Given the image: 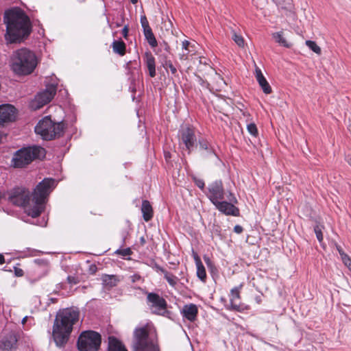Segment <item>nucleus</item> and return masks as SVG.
Here are the masks:
<instances>
[{
	"instance_id": "nucleus-19",
	"label": "nucleus",
	"mask_w": 351,
	"mask_h": 351,
	"mask_svg": "<svg viewBox=\"0 0 351 351\" xmlns=\"http://www.w3.org/2000/svg\"><path fill=\"white\" fill-rule=\"evenodd\" d=\"M145 62L147 68L149 71L150 77H154L156 76V63L155 58L150 52L145 53Z\"/></svg>"
},
{
	"instance_id": "nucleus-28",
	"label": "nucleus",
	"mask_w": 351,
	"mask_h": 351,
	"mask_svg": "<svg viewBox=\"0 0 351 351\" xmlns=\"http://www.w3.org/2000/svg\"><path fill=\"white\" fill-rule=\"evenodd\" d=\"M34 264L43 269L45 273H47L49 269V262L46 259L36 258L34 261Z\"/></svg>"
},
{
	"instance_id": "nucleus-50",
	"label": "nucleus",
	"mask_w": 351,
	"mask_h": 351,
	"mask_svg": "<svg viewBox=\"0 0 351 351\" xmlns=\"http://www.w3.org/2000/svg\"><path fill=\"white\" fill-rule=\"evenodd\" d=\"M5 137V136L3 135V134L2 132H0V143L2 142L3 141V138Z\"/></svg>"
},
{
	"instance_id": "nucleus-47",
	"label": "nucleus",
	"mask_w": 351,
	"mask_h": 351,
	"mask_svg": "<svg viewBox=\"0 0 351 351\" xmlns=\"http://www.w3.org/2000/svg\"><path fill=\"white\" fill-rule=\"evenodd\" d=\"M346 160L348 164L351 166V154L347 156Z\"/></svg>"
},
{
	"instance_id": "nucleus-49",
	"label": "nucleus",
	"mask_w": 351,
	"mask_h": 351,
	"mask_svg": "<svg viewBox=\"0 0 351 351\" xmlns=\"http://www.w3.org/2000/svg\"><path fill=\"white\" fill-rule=\"evenodd\" d=\"M27 319H28V317H27V316L24 317L23 318V319H22V322H22V324H25V323L27 322Z\"/></svg>"
},
{
	"instance_id": "nucleus-22",
	"label": "nucleus",
	"mask_w": 351,
	"mask_h": 351,
	"mask_svg": "<svg viewBox=\"0 0 351 351\" xmlns=\"http://www.w3.org/2000/svg\"><path fill=\"white\" fill-rule=\"evenodd\" d=\"M141 211L143 217L145 221H149L153 217V210L151 204L147 200H143L142 202Z\"/></svg>"
},
{
	"instance_id": "nucleus-7",
	"label": "nucleus",
	"mask_w": 351,
	"mask_h": 351,
	"mask_svg": "<svg viewBox=\"0 0 351 351\" xmlns=\"http://www.w3.org/2000/svg\"><path fill=\"white\" fill-rule=\"evenodd\" d=\"M63 130L64 126L61 122L54 123L49 117L43 118L35 127V132L45 141L60 136Z\"/></svg>"
},
{
	"instance_id": "nucleus-48",
	"label": "nucleus",
	"mask_w": 351,
	"mask_h": 351,
	"mask_svg": "<svg viewBox=\"0 0 351 351\" xmlns=\"http://www.w3.org/2000/svg\"><path fill=\"white\" fill-rule=\"evenodd\" d=\"M2 199H7V194L5 195V193H0V201Z\"/></svg>"
},
{
	"instance_id": "nucleus-20",
	"label": "nucleus",
	"mask_w": 351,
	"mask_h": 351,
	"mask_svg": "<svg viewBox=\"0 0 351 351\" xmlns=\"http://www.w3.org/2000/svg\"><path fill=\"white\" fill-rule=\"evenodd\" d=\"M101 280L103 285L106 287H107L108 289H110L117 286L118 282L119 281V279L115 275L104 274L101 277Z\"/></svg>"
},
{
	"instance_id": "nucleus-21",
	"label": "nucleus",
	"mask_w": 351,
	"mask_h": 351,
	"mask_svg": "<svg viewBox=\"0 0 351 351\" xmlns=\"http://www.w3.org/2000/svg\"><path fill=\"white\" fill-rule=\"evenodd\" d=\"M108 351H127L122 343L114 337H110Z\"/></svg>"
},
{
	"instance_id": "nucleus-10",
	"label": "nucleus",
	"mask_w": 351,
	"mask_h": 351,
	"mask_svg": "<svg viewBox=\"0 0 351 351\" xmlns=\"http://www.w3.org/2000/svg\"><path fill=\"white\" fill-rule=\"evenodd\" d=\"M57 86L55 84L47 86L46 88L38 93L30 103V107L33 110L41 108L49 103L56 93Z\"/></svg>"
},
{
	"instance_id": "nucleus-14",
	"label": "nucleus",
	"mask_w": 351,
	"mask_h": 351,
	"mask_svg": "<svg viewBox=\"0 0 351 351\" xmlns=\"http://www.w3.org/2000/svg\"><path fill=\"white\" fill-rule=\"evenodd\" d=\"M16 112V108L10 104L0 106V125H3L5 123L14 121Z\"/></svg>"
},
{
	"instance_id": "nucleus-46",
	"label": "nucleus",
	"mask_w": 351,
	"mask_h": 351,
	"mask_svg": "<svg viewBox=\"0 0 351 351\" xmlns=\"http://www.w3.org/2000/svg\"><path fill=\"white\" fill-rule=\"evenodd\" d=\"M5 263V258L3 254H0V265H2Z\"/></svg>"
},
{
	"instance_id": "nucleus-13",
	"label": "nucleus",
	"mask_w": 351,
	"mask_h": 351,
	"mask_svg": "<svg viewBox=\"0 0 351 351\" xmlns=\"http://www.w3.org/2000/svg\"><path fill=\"white\" fill-rule=\"evenodd\" d=\"M197 139L193 129L186 127L180 130V145L183 144L188 154H191L196 143Z\"/></svg>"
},
{
	"instance_id": "nucleus-2",
	"label": "nucleus",
	"mask_w": 351,
	"mask_h": 351,
	"mask_svg": "<svg viewBox=\"0 0 351 351\" xmlns=\"http://www.w3.org/2000/svg\"><path fill=\"white\" fill-rule=\"evenodd\" d=\"M3 20L11 42H20L30 34L29 19L21 9L14 8L5 11Z\"/></svg>"
},
{
	"instance_id": "nucleus-34",
	"label": "nucleus",
	"mask_w": 351,
	"mask_h": 351,
	"mask_svg": "<svg viewBox=\"0 0 351 351\" xmlns=\"http://www.w3.org/2000/svg\"><path fill=\"white\" fill-rule=\"evenodd\" d=\"M341 258L342 261L348 267V268L351 271V259L346 253H341Z\"/></svg>"
},
{
	"instance_id": "nucleus-30",
	"label": "nucleus",
	"mask_w": 351,
	"mask_h": 351,
	"mask_svg": "<svg viewBox=\"0 0 351 351\" xmlns=\"http://www.w3.org/2000/svg\"><path fill=\"white\" fill-rule=\"evenodd\" d=\"M306 45L308 46L309 49H311L315 53L319 55L321 54V48L315 43V42L312 40H306Z\"/></svg>"
},
{
	"instance_id": "nucleus-15",
	"label": "nucleus",
	"mask_w": 351,
	"mask_h": 351,
	"mask_svg": "<svg viewBox=\"0 0 351 351\" xmlns=\"http://www.w3.org/2000/svg\"><path fill=\"white\" fill-rule=\"evenodd\" d=\"M18 334L12 331L6 335L2 339L1 348L4 351H11L16 348L18 341Z\"/></svg>"
},
{
	"instance_id": "nucleus-33",
	"label": "nucleus",
	"mask_w": 351,
	"mask_h": 351,
	"mask_svg": "<svg viewBox=\"0 0 351 351\" xmlns=\"http://www.w3.org/2000/svg\"><path fill=\"white\" fill-rule=\"evenodd\" d=\"M163 66L165 69H169L172 75H176L177 74V69L171 61H165Z\"/></svg>"
},
{
	"instance_id": "nucleus-41",
	"label": "nucleus",
	"mask_w": 351,
	"mask_h": 351,
	"mask_svg": "<svg viewBox=\"0 0 351 351\" xmlns=\"http://www.w3.org/2000/svg\"><path fill=\"white\" fill-rule=\"evenodd\" d=\"M128 31H129V29H128V27L127 25H125L123 29H122V34H123V36L124 38L127 39L128 38Z\"/></svg>"
},
{
	"instance_id": "nucleus-17",
	"label": "nucleus",
	"mask_w": 351,
	"mask_h": 351,
	"mask_svg": "<svg viewBox=\"0 0 351 351\" xmlns=\"http://www.w3.org/2000/svg\"><path fill=\"white\" fill-rule=\"evenodd\" d=\"M241 287H235L230 291V302L232 309L240 311L241 308L239 303Z\"/></svg>"
},
{
	"instance_id": "nucleus-5",
	"label": "nucleus",
	"mask_w": 351,
	"mask_h": 351,
	"mask_svg": "<svg viewBox=\"0 0 351 351\" xmlns=\"http://www.w3.org/2000/svg\"><path fill=\"white\" fill-rule=\"evenodd\" d=\"M38 64L34 52L22 48L14 51L11 57V68L18 75H28L33 72Z\"/></svg>"
},
{
	"instance_id": "nucleus-1",
	"label": "nucleus",
	"mask_w": 351,
	"mask_h": 351,
	"mask_svg": "<svg viewBox=\"0 0 351 351\" xmlns=\"http://www.w3.org/2000/svg\"><path fill=\"white\" fill-rule=\"evenodd\" d=\"M56 186L52 178H45L38 183L31 194L25 187L18 186L7 193V200L14 206L26 207V213L33 218L38 217L51 192Z\"/></svg>"
},
{
	"instance_id": "nucleus-32",
	"label": "nucleus",
	"mask_w": 351,
	"mask_h": 351,
	"mask_svg": "<svg viewBox=\"0 0 351 351\" xmlns=\"http://www.w3.org/2000/svg\"><path fill=\"white\" fill-rule=\"evenodd\" d=\"M232 38L239 47H244L245 41L241 35H239L236 32H233Z\"/></svg>"
},
{
	"instance_id": "nucleus-9",
	"label": "nucleus",
	"mask_w": 351,
	"mask_h": 351,
	"mask_svg": "<svg viewBox=\"0 0 351 351\" xmlns=\"http://www.w3.org/2000/svg\"><path fill=\"white\" fill-rule=\"evenodd\" d=\"M148 304L151 311L156 315L170 317L171 312L167 310V302L155 293H149L147 296Z\"/></svg>"
},
{
	"instance_id": "nucleus-39",
	"label": "nucleus",
	"mask_w": 351,
	"mask_h": 351,
	"mask_svg": "<svg viewBox=\"0 0 351 351\" xmlns=\"http://www.w3.org/2000/svg\"><path fill=\"white\" fill-rule=\"evenodd\" d=\"M315 233L316 234L317 239L319 242L323 240V234L322 232V229L319 226H316L314 228Z\"/></svg>"
},
{
	"instance_id": "nucleus-43",
	"label": "nucleus",
	"mask_w": 351,
	"mask_h": 351,
	"mask_svg": "<svg viewBox=\"0 0 351 351\" xmlns=\"http://www.w3.org/2000/svg\"><path fill=\"white\" fill-rule=\"evenodd\" d=\"M15 274L17 276H23V271L21 269L16 268Z\"/></svg>"
},
{
	"instance_id": "nucleus-8",
	"label": "nucleus",
	"mask_w": 351,
	"mask_h": 351,
	"mask_svg": "<svg viewBox=\"0 0 351 351\" xmlns=\"http://www.w3.org/2000/svg\"><path fill=\"white\" fill-rule=\"evenodd\" d=\"M101 343V337L99 332L86 330L78 337L77 347L80 351H98Z\"/></svg>"
},
{
	"instance_id": "nucleus-40",
	"label": "nucleus",
	"mask_w": 351,
	"mask_h": 351,
	"mask_svg": "<svg viewBox=\"0 0 351 351\" xmlns=\"http://www.w3.org/2000/svg\"><path fill=\"white\" fill-rule=\"evenodd\" d=\"M194 181H195V183L197 185V186H198L201 189H204V182L203 180L195 178H194Z\"/></svg>"
},
{
	"instance_id": "nucleus-4",
	"label": "nucleus",
	"mask_w": 351,
	"mask_h": 351,
	"mask_svg": "<svg viewBox=\"0 0 351 351\" xmlns=\"http://www.w3.org/2000/svg\"><path fill=\"white\" fill-rule=\"evenodd\" d=\"M133 351H160L156 335L149 324L137 327L134 331Z\"/></svg>"
},
{
	"instance_id": "nucleus-44",
	"label": "nucleus",
	"mask_w": 351,
	"mask_h": 351,
	"mask_svg": "<svg viewBox=\"0 0 351 351\" xmlns=\"http://www.w3.org/2000/svg\"><path fill=\"white\" fill-rule=\"evenodd\" d=\"M67 280L71 284H76L77 283V281L75 280V278L72 277V276H68Z\"/></svg>"
},
{
	"instance_id": "nucleus-18",
	"label": "nucleus",
	"mask_w": 351,
	"mask_h": 351,
	"mask_svg": "<svg viewBox=\"0 0 351 351\" xmlns=\"http://www.w3.org/2000/svg\"><path fill=\"white\" fill-rule=\"evenodd\" d=\"M194 45H192L188 40H184L182 42V49L180 53V59L182 60H186L189 58V56L190 53H193L194 49Z\"/></svg>"
},
{
	"instance_id": "nucleus-29",
	"label": "nucleus",
	"mask_w": 351,
	"mask_h": 351,
	"mask_svg": "<svg viewBox=\"0 0 351 351\" xmlns=\"http://www.w3.org/2000/svg\"><path fill=\"white\" fill-rule=\"evenodd\" d=\"M199 147L201 149L207 150L208 153L210 154L211 156L215 157L216 154L213 152V150L209 147L208 143L206 141L204 140H199Z\"/></svg>"
},
{
	"instance_id": "nucleus-25",
	"label": "nucleus",
	"mask_w": 351,
	"mask_h": 351,
	"mask_svg": "<svg viewBox=\"0 0 351 351\" xmlns=\"http://www.w3.org/2000/svg\"><path fill=\"white\" fill-rule=\"evenodd\" d=\"M112 47L114 53L121 56H124L126 50V45L122 40H114L112 43Z\"/></svg>"
},
{
	"instance_id": "nucleus-51",
	"label": "nucleus",
	"mask_w": 351,
	"mask_h": 351,
	"mask_svg": "<svg viewBox=\"0 0 351 351\" xmlns=\"http://www.w3.org/2000/svg\"><path fill=\"white\" fill-rule=\"evenodd\" d=\"M337 250H338V251H339V254H340V255H341V253H344V252H343V250H342L339 247H337Z\"/></svg>"
},
{
	"instance_id": "nucleus-27",
	"label": "nucleus",
	"mask_w": 351,
	"mask_h": 351,
	"mask_svg": "<svg viewBox=\"0 0 351 351\" xmlns=\"http://www.w3.org/2000/svg\"><path fill=\"white\" fill-rule=\"evenodd\" d=\"M196 265H197V275L201 280L204 281L206 278V273L205 268L199 260L198 261H197Z\"/></svg>"
},
{
	"instance_id": "nucleus-42",
	"label": "nucleus",
	"mask_w": 351,
	"mask_h": 351,
	"mask_svg": "<svg viewBox=\"0 0 351 351\" xmlns=\"http://www.w3.org/2000/svg\"><path fill=\"white\" fill-rule=\"evenodd\" d=\"M243 227L239 225H236L234 227V232H236L237 234H241L243 232Z\"/></svg>"
},
{
	"instance_id": "nucleus-24",
	"label": "nucleus",
	"mask_w": 351,
	"mask_h": 351,
	"mask_svg": "<svg viewBox=\"0 0 351 351\" xmlns=\"http://www.w3.org/2000/svg\"><path fill=\"white\" fill-rule=\"evenodd\" d=\"M272 38L277 43H278L281 46H283L287 48H289L291 46V44L289 43L285 37L283 31L273 33Z\"/></svg>"
},
{
	"instance_id": "nucleus-23",
	"label": "nucleus",
	"mask_w": 351,
	"mask_h": 351,
	"mask_svg": "<svg viewBox=\"0 0 351 351\" xmlns=\"http://www.w3.org/2000/svg\"><path fill=\"white\" fill-rule=\"evenodd\" d=\"M156 267L157 269V271H159L164 274V278L167 280L170 286H171L172 287H175L176 286L178 282V278L177 276L168 272L167 271H166L160 266H156Z\"/></svg>"
},
{
	"instance_id": "nucleus-16",
	"label": "nucleus",
	"mask_w": 351,
	"mask_h": 351,
	"mask_svg": "<svg viewBox=\"0 0 351 351\" xmlns=\"http://www.w3.org/2000/svg\"><path fill=\"white\" fill-rule=\"evenodd\" d=\"M197 313V307L194 304L184 305L181 311L182 316L190 322L195 320Z\"/></svg>"
},
{
	"instance_id": "nucleus-45",
	"label": "nucleus",
	"mask_w": 351,
	"mask_h": 351,
	"mask_svg": "<svg viewBox=\"0 0 351 351\" xmlns=\"http://www.w3.org/2000/svg\"><path fill=\"white\" fill-rule=\"evenodd\" d=\"M140 243H141V245H144L145 244L146 241H145V239L144 238V237H141L140 238Z\"/></svg>"
},
{
	"instance_id": "nucleus-12",
	"label": "nucleus",
	"mask_w": 351,
	"mask_h": 351,
	"mask_svg": "<svg viewBox=\"0 0 351 351\" xmlns=\"http://www.w3.org/2000/svg\"><path fill=\"white\" fill-rule=\"evenodd\" d=\"M226 195L227 194L224 191L221 180H215L208 185L206 196L213 204L223 200Z\"/></svg>"
},
{
	"instance_id": "nucleus-38",
	"label": "nucleus",
	"mask_w": 351,
	"mask_h": 351,
	"mask_svg": "<svg viewBox=\"0 0 351 351\" xmlns=\"http://www.w3.org/2000/svg\"><path fill=\"white\" fill-rule=\"evenodd\" d=\"M255 77L258 82L260 81H263V80L265 79L262 73L261 69L258 66H256L255 68Z\"/></svg>"
},
{
	"instance_id": "nucleus-6",
	"label": "nucleus",
	"mask_w": 351,
	"mask_h": 351,
	"mask_svg": "<svg viewBox=\"0 0 351 351\" xmlns=\"http://www.w3.org/2000/svg\"><path fill=\"white\" fill-rule=\"evenodd\" d=\"M45 156V150L40 146L24 147L15 152L12 165L15 168H23L34 159L44 158Z\"/></svg>"
},
{
	"instance_id": "nucleus-37",
	"label": "nucleus",
	"mask_w": 351,
	"mask_h": 351,
	"mask_svg": "<svg viewBox=\"0 0 351 351\" xmlns=\"http://www.w3.org/2000/svg\"><path fill=\"white\" fill-rule=\"evenodd\" d=\"M115 253L117 254L121 255L123 256H130L132 254V251L130 248L128 247L125 249H119L116 250Z\"/></svg>"
},
{
	"instance_id": "nucleus-52",
	"label": "nucleus",
	"mask_w": 351,
	"mask_h": 351,
	"mask_svg": "<svg viewBox=\"0 0 351 351\" xmlns=\"http://www.w3.org/2000/svg\"><path fill=\"white\" fill-rule=\"evenodd\" d=\"M131 3L135 4L137 3L138 0H130Z\"/></svg>"
},
{
	"instance_id": "nucleus-36",
	"label": "nucleus",
	"mask_w": 351,
	"mask_h": 351,
	"mask_svg": "<svg viewBox=\"0 0 351 351\" xmlns=\"http://www.w3.org/2000/svg\"><path fill=\"white\" fill-rule=\"evenodd\" d=\"M140 21L143 30L151 28L145 15L141 16Z\"/></svg>"
},
{
	"instance_id": "nucleus-31",
	"label": "nucleus",
	"mask_w": 351,
	"mask_h": 351,
	"mask_svg": "<svg viewBox=\"0 0 351 351\" xmlns=\"http://www.w3.org/2000/svg\"><path fill=\"white\" fill-rule=\"evenodd\" d=\"M258 84L265 94H269L271 93V88L266 79H264L263 81L258 82Z\"/></svg>"
},
{
	"instance_id": "nucleus-35",
	"label": "nucleus",
	"mask_w": 351,
	"mask_h": 351,
	"mask_svg": "<svg viewBox=\"0 0 351 351\" xmlns=\"http://www.w3.org/2000/svg\"><path fill=\"white\" fill-rule=\"evenodd\" d=\"M247 130L251 135H252L254 136H257L258 130H257L256 125L254 123L248 124L247 126Z\"/></svg>"
},
{
	"instance_id": "nucleus-3",
	"label": "nucleus",
	"mask_w": 351,
	"mask_h": 351,
	"mask_svg": "<svg viewBox=\"0 0 351 351\" xmlns=\"http://www.w3.org/2000/svg\"><path fill=\"white\" fill-rule=\"evenodd\" d=\"M79 319L78 311L66 308L60 311L53 326V338L58 347L63 346L69 340L73 326Z\"/></svg>"
},
{
	"instance_id": "nucleus-11",
	"label": "nucleus",
	"mask_w": 351,
	"mask_h": 351,
	"mask_svg": "<svg viewBox=\"0 0 351 351\" xmlns=\"http://www.w3.org/2000/svg\"><path fill=\"white\" fill-rule=\"evenodd\" d=\"M226 197V201L221 200L214 205L220 212L226 215L239 216V209L234 205L237 203V199L234 194L228 192Z\"/></svg>"
},
{
	"instance_id": "nucleus-26",
	"label": "nucleus",
	"mask_w": 351,
	"mask_h": 351,
	"mask_svg": "<svg viewBox=\"0 0 351 351\" xmlns=\"http://www.w3.org/2000/svg\"><path fill=\"white\" fill-rule=\"evenodd\" d=\"M143 34L145 39L152 47L157 46V40L153 34L152 28L143 30Z\"/></svg>"
}]
</instances>
